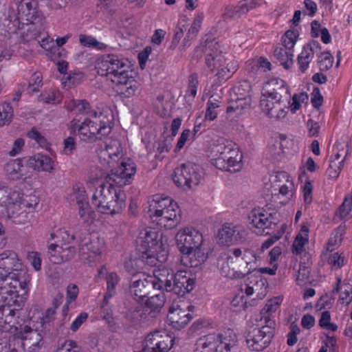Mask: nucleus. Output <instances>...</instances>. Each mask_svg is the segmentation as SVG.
Returning <instances> with one entry per match:
<instances>
[{
    "instance_id": "6e6552de",
    "label": "nucleus",
    "mask_w": 352,
    "mask_h": 352,
    "mask_svg": "<svg viewBox=\"0 0 352 352\" xmlns=\"http://www.w3.org/2000/svg\"><path fill=\"white\" fill-rule=\"evenodd\" d=\"M176 202L164 195H155L149 201L148 214L153 221L168 230L176 227Z\"/></svg>"
},
{
    "instance_id": "39448f33",
    "label": "nucleus",
    "mask_w": 352,
    "mask_h": 352,
    "mask_svg": "<svg viewBox=\"0 0 352 352\" xmlns=\"http://www.w3.org/2000/svg\"><path fill=\"white\" fill-rule=\"evenodd\" d=\"M113 115L111 110L94 111L91 118H86L80 125H78V133L82 140L89 142H96L108 136L113 126Z\"/></svg>"
},
{
    "instance_id": "dca6fc26",
    "label": "nucleus",
    "mask_w": 352,
    "mask_h": 352,
    "mask_svg": "<svg viewBox=\"0 0 352 352\" xmlns=\"http://www.w3.org/2000/svg\"><path fill=\"white\" fill-rule=\"evenodd\" d=\"M245 235V230L243 226L226 223L219 230L218 240L219 243L230 246L244 241Z\"/></svg>"
},
{
    "instance_id": "e433bc0d",
    "label": "nucleus",
    "mask_w": 352,
    "mask_h": 352,
    "mask_svg": "<svg viewBox=\"0 0 352 352\" xmlns=\"http://www.w3.org/2000/svg\"><path fill=\"white\" fill-rule=\"evenodd\" d=\"M293 50H289L282 46L276 47L274 55L285 69H289L293 64Z\"/></svg>"
},
{
    "instance_id": "58836bf2",
    "label": "nucleus",
    "mask_w": 352,
    "mask_h": 352,
    "mask_svg": "<svg viewBox=\"0 0 352 352\" xmlns=\"http://www.w3.org/2000/svg\"><path fill=\"white\" fill-rule=\"evenodd\" d=\"M14 116V110L10 103L0 102V127L9 125Z\"/></svg>"
},
{
    "instance_id": "a211bd4d",
    "label": "nucleus",
    "mask_w": 352,
    "mask_h": 352,
    "mask_svg": "<svg viewBox=\"0 0 352 352\" xmlns=\"http://www.w3.org/2000/svg\"><path fill=\"white\" fill-rule=\"evenodd\" d=\"M263 92L268 97L276 98L277 101L290 103L291 94L287 83L280 78H272L265 83Z\"/></svg>"
},
{
    "instance_id": "2f4dec72",
    "label": "nucleus",
    "mask_w": 352,
    "mask_h": 352,
    "mask_svg": "<svg viewBox=\"0 0 352 352\" xmlns=\"http://www.w3.org/2000/svg\"><path fill=\"white\" fill-rule=\"evenodd\" d=\"M211 162L218 169L231 173L239 171L243 166L242 160H236V158H229V160L225 159H212Z\"/></svg>"
},
{
    "instance_id": "f3484780",
    "label": "nucleus",
    "mask_w": 352,
    "mask_h": 352,
    "mask_svg": "<svg viewBox=\"0 0 352 352\" xmlns=\"http://www.w3.org/2000/svg\"><path fill=\"white\" fill-rule=\"evenodd\" d=\"M202 178V170L199 166L192 162L181 165L179 177L177 178V186H184L188 189L197 186Z\"/></svg>"
},
{
    "instance_id": "c85d7f7f",
    "label": "nucleus",
    "mask_w": 352,
    "mask_h": 352,
    "mask_svg": "<svg viewBox=\"0 0 352 352\" xmlns=\"http://www.w3.org/2000/svg\"><path fill=\"white\" fill-rule=\"evenodd\" d=\"M15 335L24 340L29 342V344L33 346H38L40 342L43 339L41 333L36 329H32L28 325L22 327H15Z\"/></svg>"
},
{
    "instance_id": "f704fd0d",
    "label": "nucleus",
    "mask_w": 352,
    "mask_h": 352,
    "mask_svg": "<svg viewBox=\"0 0 352 352\" xmlns=\"http://www.w3.org/2000/svg\"><path fill=\"white\" fill-rule=\"evenodd\" d=\"M245 292L248 296H252L254 292H257V297L262 299L267 293V287L265 281L261 278L251 280L250 283L245 285Z\"/></svg>"
},
{
    "instance_id": "a19ab883",
    "label": "nucleus",
    "mask_w": 352,
    "mask_h": 352,
    "mask_svg": "<svg viewBox=\"0 0 352 352\" xmlns=\"http://www.w3.org/2000/svg\"><path fill=\"white\" fill-rule=\"evenodd\" d=\"M220 101L211 96L207 102V108L205 113L204 121H213L218 115L217 109L219 107Z\"/></svg>"
},
{
    "instance_id": "5fc2aeb1",
    "label": "nucleus",
    "mask_w": 352,
    "mask_h": 352,
    "mask_svg": "<svg viewBox=\"0 0 352 352\" xmlns=\"http://www.w3.org/2000/svg\"><path fill=\"white\" fill-rule=\"evenodd\" d=\"M43 85V78L40 73L35 72L31 76L29 80L28 91L29 94L38 92Z\"/></svg>"
},
{
    "instance_id": "c03bdc74",
    "label": "nucleus",
    "mask_w": 352,
    "mask_h": 352,
    "mask_svg": "<svg viewBox=\"0 0 352 352\" xmlns=\"http://www.w3.org/2000/svg\"><path fill=\"white\" fill-rule=\"evenodd\" d=\"M78 214L82 221L88 225L94 222L96 217L95 212L89 203L78 206Z\"/></svg>"
},
{
    "instance_id": "7c9ffc66",
    "label": "nucleus",
    "mask_w": 352,
    "mask_h": 352,
    "mask_svg": "<svg viewBox=\"0 0 352 352\" xmlns=\"http://www.w3.org/2000/svg\"><path fill=\"white\" fill-rule=\"evenodd\" d=\"M255 7L256 2L254 0H242L234 8L232 7L226 8L223 16L225 19L238 17Z\"/></svg>"
},
{
    "instance_id": "c9c22d12",
    "label": "nucleus",
    "mask_w": 352,
    "mask_h": 352,
    "mask_svg": "<svg viewBox=\"0 0 352 352\" xmlns=\"http://www.w3.org/2000/svg\"><path fill=\"white\" fill-rule=\"evenodd\" d=\"M350 154V148L347 142L337 141L333 146L331 158L343 164Z\"/></svg>"
},
{
    "instance_id": "79ce46f5",
    "label": "nucleus",
    "mask_w": 352,
    "mask_h": 352,
    "mask_svg": "<svg viewBox=\"0 0 352 352\" xmlns=\"http://www.w3.org/2000/svg\"><path fill=\"white\" fill-rule=\"evenodd\" d=\"M250 91L251 86L250 82L246 80L242 81L234 87L233 94H231L230 98H239V99L251 98L250 95Z\"/></svg>"
},
{
    "instance_id": "72a5a7b5",
    "label": "nucleus",
    "mask_w": 352,
    "mask_h": 352,
    "mask_svg": "<svg viewBox=\"0 0 352 352\" xmlns=\"http://www.w3.org/2000/svg\"><path fill=\"white\" fill-rule=\"evenodd\" d=\"M309 231L307 226L303 225L296 235L293 245L292 252L296 254H300L305 250V245L309 241Z\"/></svg>"
},
{
    "instance_id": "bb28decb",
    "label": "nucleus",
    "mask_w": 352,
    "mask_h": 352,
    "mask_svg": "<svg viewBox=\"0 0 352 352\" xmlns=\"http://www.w3.org/2000/svg\"><path fill=\"white\" fill-rule=\"evenodd\" d=\"M4 171L10 179L18 181L26 179V171L22 159L10 160L5 164Z\"/></svg>"
},
{
    "instance_id": "8fccbe9b",
    "label": "nucleus",
    "mask_w": 352,
    "mask_h": 352,
    "mask_svg": "<svg viewBox=\"0 0 352 352\" xmlns=\"http://www.w3.org/2000/svg\"><path fill=\"white\" fill-rule=\"evenodd\" d=\"M79 42L84 47H93L98 50H103L107 47L105 44L98 41L91 36L86 34H80Z\"/></svg>"
},
{
    "instance_id": "a18cd8bd",
    "label": "nucleus",
    "mask_w": 352,
    "mask_h": 352,
    "mask_svg": "<svg viewBox=\"0 0 352 352\" xmlns=\"http://www.w3.org/2000/svg\"><path fill=\"white\" fill-rule=\"evenodd\" d=\"M218 338H220L224 342V348L228 347V349L231 350V349L236 345L237 342V338L236 334L234 331L228 329L219 334H216Z\"/></svg>"
},
{
    "instance_id": "9b49d317",
    "label": "nucleus",
    "mask_w": 352,
    "mask_h": 352,
    "mask_svg": "<svg viewBox=\"0 0 352 352\" xmlns=\"http://www.w3.org/2000/svg\"><path fill=\"white\" fill-rule=\"evenodd\" d=\"M30 282L29 279L22 282L17 278L0 277V303L22 307Z\"/></svg>"
},
{
    "instance_id": "09e8293b",
    "label": "nucleus",
    "mask_w": 352,
    "mask_h": 352,
    "mask_svg": "<svg viewBox=\"0 0 352 352\" xmlns=\"http://www.w3.org/2000/svg\"><path fill=\"white\" fill-rule=\"evenodd\" d=\"M344 164L330 157L329 165L327 169V175L329 179L336 180L339 177Z\"/></svg>"
},
{
    "instance_id": "052dcab7",
    "label": "nucleus",
    "mask_w": 352,
    "mask_h": 352,
    "mask_svg": "<svg viewBox=\"0 0 352 352\" xmlns=\"http://www.w3.org/2000/svg\"><path fill=\"white\" fill-rule=\"evenodd\" d=\"M117 144V142H114L113 144L106 145L105 148L100 151V156L103 157L104 160L106 157H108L111 160H113L114 157H118L121 155V153Z\"/></svg>"
},
{
    "instance_id": "338daca9",
    "label": "nucleus",
    "mask_w": 352,
    "mask_h": 352,
    "mask_svg": "<svg viewBox=\"0 0 352 352\" xmlns=\"http://www.w3.org/2000/svg\"><path fill=\"white\" fill-rule=\"evenodd\" d=\"M339 300L345 305H349L352 301V285H344V289L340 293Z\"/></svg>"
},
{
    "instance_id": "0eeeda50",
    "label": "nucleus",
    "mask_w": 352,
    "mask_h": 352,
    "mask_svg": "<svg viewBox=\"0 0 352 352\" xmlns=\"http://www.w3.org/2000/svg\"><path fill=\"white\" fill-rule=\"evenodd\" d=\"M137 243L138 258L144 264L154 267L158 262L165 260L166 253L157 231L150 230L141 232Z\"/></svg>"
},
{
    "instance_id": "4be33fe9",
    "label": "nucleus",
    "mask_w": 352,
    "mask_h": 352,
    "mask_svg": "<svg viewBox=\"0 0 352 352\" xmlns=\"http://www.w3.org/2000/svg\"><path fill=\"white\" fill-rule=\"evenodd\" d=\"M276 177L285 178V182L279 185L278 193L275 197L280 199L279 203L282 205L288 204L294 197L296 193V188L293 180L285 172L278 173Z\"/></svg>"
},
{
    "instance_id": "0e129e2a",
    "label": "nucleus",
    "mask_w": 352,
    "mask_h": 352,
    "mask_svg": "<svg viewBox=\"0 0 352 352\" xmlns=\"http://www.w3.org/2000/svg\"><path fill=\"white\" fill-rule=\"evenodd\" d=\"M27 259L36 271H40L41 269V254L36 251L28 252Z\"/></svg>"
},
{
    "instance_id": "603ef678",
    "label": "nucleus",
    "mask_w": 352,
    "mask_h": 352,
    "mask_svg": "<svg viewBox=\"0 0 352 352\" xmlns=\"http://www.w3.org/2000/svg\"><path fill=\"white\" fill-rule=\"evenodd\" d=\"M318 324L322 329L325 330H330L331 331H336L338 330V325L331 322V314L329 311L322 312Z\"/></svg>"
},
{
    "instance_id": "aec40b11",
    "label": "nucleus",
    "mask_w": 352,
    "mask_h": 352,
    "mask_svg": "<svg viewBox=\"0 0 352 352\" xmlns=\"http://www.w3.org/2000/svg\"><path fill=\"white\" fill-rule=\"evenodd\" d=\"M146 278V275L142 272L134 274L131 278L130 293L138 302L146 297L151 290V283Z\"/></svg>"
},
{
    "instance_id": "6ab92c4d",
    "label": "nucleus",
    "mask_w": 352,
    "mask_h": 352,
    "mask_svg": "<svg viewBox=\"0 0 352 352\" xmlns=\"http://www.w3.org/2000/svg\"><path fill=\"white\" fill-rule=\"evenodd\" d=\"M198 87V77L195 74H191L188 79V88L184 96L183 107H179L181 111V118H177V129L182 122V120L185 118H189L192 113V105L194 98L197 94Z\"/></svg>"
},
{
    "instance_id": "4c0bfd02",
    "label": "nucleus",
    "mask_w": 352,
    "mask_h": 352,
    "mask_svg": "<svg viewBox=\"0 0 352 352\" xmlns=\"http://www.w3.org/2000/svg\"><path fill=\"white\" fill-rule=\"evenodd\" d=\"M232 143L224 138H219L217 141V144H214L212 148V158H224L228 151H230Z\"/></svg>"
},
{
    "instance_id": "6e6d98bb",
    "label": "nucleus",
    "mask_w": 352,
    "mask_h": 352,
    "mask_svg": "<svg viewBox=\"0 0 352 352\" xmlns=\"http://www.w3.org/2000/svg\"><path fill=\"white\" fill-rule=\"evenodd\" d=\"M71 197L73 201H76L78 206L89 203L86 191L83 187H74Z\"/></svg>"
},
{
    "instance_id": "f8f14e48",
    "label": "nucleus",
    "mask_w": 352,
    "mask_h": 352,
    "mask_svg": "<svg viewBox=\"0 0 352 352\" xmlns=\"http://www.w3.org/2000/svg\"><path fill=\"white\" fill-rule=\"evenodd\" d=\"M0 277L17 278L22 282L30 280L27 267L18 254L11 250L0 254Z\"/></svg>"
},
{
    "instance_id": "de8ad7c7",
    "label": "nucleus",
    "mask_w": 352,
    "mask_h": 352,
    "mask_svg": "<svg viewBox=\"0 0 352 352\" xmlns=\"http://www.w3.org/2000/svg\"><path fill=\"white\" fill-rule=\"evenodd\" d=\"M107 292L104 295V301L111 298L116 293V286L118 283V276L115 272L108 273L106 276Z\"/></svg>"
},
{
    "instance_id": "e2e57ef3",
    "label": "nucleus",
    "mask_w": 352,
    "mask_h": 352,
    "mask_svg": "<svg viewBox=\"0 0 352 352\" xmlns=\"http://www.w3.org/2000/svg\"><path fill=\"white\" fill-rule=\"evenodd\" d=\"M28 26L26 32H23L21 37L25 42L37 40L41 36V32L36 30L34 23L27 24Z\"/></svg>"
},
{
    "instance_id": "7ed1b4c3",
    "label": "nucleus",
    "mask_w": 352,
    "mask_h": 352,
    "mask_svg": "<svg viewBox=\"0 0 352 352\" xmlns=\"http://www.w3.org/2000/svg\"><path fill=\"white\" fill-rule=\"evenodd\" d=\"M202 234L192 226H186L177 231V248L182 257L181 263L190 267H196L208 258L203 248Z\"/></svg>"
},
{
    "instance_id": "4d7b16f0",
    "label": "nucleus",
    "mask_w": 352,
    "mask_h": 352,
    "mask_svg": "<svg viewBox=\"0 0 352 352\" xmlns=\"http://www.w3.org/2000/svg\"><path fill=\"white\" fill-rule=\"evenodd\" d=\"M298 34L295 31L288 30L282 37V47L289 50H293V47L297 41Z\"/></svg>"
},
{
    "instance_id": "bf43d9fd",
    "label": "nucleus",
    "mask_w": 352,
    "mask_h": 352,
    "mask_svg": "<svg viewBox=\"0 0 352 352\" xmlns=\"http://www.w3.org/2000/svg\"><path fill=\"white\" fill-rule=\"evenodd\" d=\"M277 102L276 98L274 99L272 97H268L265 96V93H262L260 100V107L262 111L265 115L274 108V105H276Z\"/></svg>"
},
{
    "instance_id": "c756f323",
    "label": "nucleus",
    "mask_w": 352,
    "mask_h": 352,
    "mask_svg": "<svg viewBox=\"0 0 352 352\" xmlns=\"http://www.w3.org/2000/svg\"><path fill=\"white\" fill-rule=\"evenodd\" d=\"M186 274L187 272L184 270H177V297L184 296L194 289L195 279L188 277Z\"/></svg>"
},
{
    "instance_id": "3c124183",
    "label": "nucleus",
    "mask_w": 352,
    "mask_h": 352,
    "mask_svg": "<svg viewBox=\"0 0 352 352\" xmlns=\"http://www.w3.org/2000/svg\"><path fill=\"white\" fill-rule=\"evenodd\" d=\"M292 102L289 103V107L292 113H295L296 111L299 110L301 107V104L307 103L309 99L307 94L301 92L299 94H295L292 98Z\"/></svg>"
},
{
    "instance_id": "774afa93",
    "label": "nucleus",
    "mask_w": 352,
    "mask_h": 352,
    "mask_svg": "<svg viewBox=\"0 0 352 352\" xmlns=\"http://www.w3.org/2000/svg\"><path fill=\"white\" fill-rule=\"evenodd\" d=\"M328 263L333 268L339 269L344 265V257L335 252L329 257Z\"/></svg>"
},
{
    "instance_id": "13d9d810",
    "label": "nucleus",
    "mask_w": 352,
    "mask_h": 352,
    "mask_svg": "<svg viewBox=\"0 0 352 352\" xmlns=\"http://www.w3.org/2000/svg\"><path fill=\"white\" fill-rule=\"evenodd\" d=\"M333 63V57L329 52H320V54L318 56V64L321 71H327L329 69L332 67Z\"/></svg>"
},
{
    "instance_id": "5701e85b",
    "label": "nucleus",
    "mask_w": 352,
    "mask_h": 352,
    "mask_svg": "<svg viewBox=\"0 0 352 352\" xmlns=\"http://www.w3.org/2000/svg\"><path fill=\"white\" fill-rule=\"evenodd\" d=\"M320 44L317 41H312L305 45L301 53L298 56V65L299 70L305 73L309 68V63L318 50H320Z\"/></svg>"
},
{
    "instance_id": "20e7f679",
    "label": "nucleus",
    "mask_w": 352,
    "mask_h": 352,
    "mask_svg": "<svg viewBox=\"0 0 352 352\" xmlns=\"http://www.w3.org/2000/svg\"><path fill=\"white\" fill-rule=\"evenodd\" d=\"M257 258L254 251L250 249H231L221 266V274L230 279L243 278L256 270Z\"/></svg>"
},
{
    "instance_id": "1a4fd4ad",
    "label": "nucleus",
    "mask_w": 352,
    "mask_h": 352,
    "mask_svg": "<svg viewBox=\"0 0 352 352\" xmlns=\"http://www.w3.org/2000/svg\"><path fill=\"white\" fill-rule=\"evenodd\" d=\"M20 194L7 188H0V217L12 219L16 224L30 222L32 214L23 209L20 203Z\"/></svg>"
},
{
    "instance_id": "ddd939ff",
    "label": "nucleus",
    "mask_w": 352,
    "mask_h": 352,
    "mask_svg": "<svg viewBox=\"0 0 352 352\" xmlns=\"http://www.w3.org/2000/svg\"><path fill=\"white\" fill-rule=\"evenodd\" d=\"M276 214L263 208L253 209L249 214L250 228L256 234H263L265 229H272L276 225Z\"/></svg>"
},
{
    "instance_id": "473e14b6",
    "label": "nucleus",
    "mask_w": 352,
    "mask_h": 352,
    "mask_svg": "<svg viewBox=\"0 0 352 352\" xmlns=\"http://www.w3.org/2000/svg\"><path fill=\"white\" fill-rule=\"evenodd\" d=\"M165 303V295L159 294L148 298L145 302V307L148 310V314L151 317H155L158 314Z\"/></svg>"
},
{
    "instance_id": "412c9836",
    "label": "nucleus",
    "mask_w": 352,
    "mask_h": 352,
    "mask_svg": "<svg viewBox=\"0 0 352 352\" xmlns=\"http://www.w3.org/2000/svg\"><path fill=\"white\" fill-rule=\"evenodd\" d=\"M197 349H201V352H230L228 347L224 348V342L216 336L208 334L201 337L197 342Z\"/></svg>"
},
{
    "instance_id": "69168bd1",
    "label": "nucleus",
    "mask_w": 352,
    "mask_h": 352,
    "mask_svg": "<svg viewBox=\"0 0 352 352\" xmlns=\"http://www.w3.org/2000/svg\"><path fill=\"white\" fill-rule=\"evenodd\" d=\"M19 201L24 210L25 208L34 210L39 203V199L36 195L26 196L24 198L20 197Z\"/></svg>"
},
{
    "instance_id": "680f3d73",
    "label": "nucleus",
    "mask_w": 352,
    "mask_h": 352,
    "mask_svg": "<svg viewBox=\"0 0 352 352\" xmlns=\"http://www.w3.org/2000/svg\"><path fill=\"white\" fill-rule=\"evenodd\" d=\"M342 233L339 230H336L333 232L328 240L327 244V250L329 252H332L337 247H338L342 241Z\"/></svg>"
},
{
    "instance_id": "37998d69",
    "label": "nucleus",
    "mask_w": 352,
    "mask_h": 352,
    "mask_svg": "<svg viewBox=\"0 0 352 352\" xmlns=\"http://www.w3.org/2000/svg\"><path fill=\"white\" fill-rule=\"evenodd\" d=\"M277 102V104L274 105V108L266 114L267 117L275 120L283 119L286 116L287 112L285 109L289 107V104L285 103V102Z\"/></svg>"
},
{
    "instance_id": "864d4df0",
    "label": "nucleus",
    "mask_w": 352,
    "mask_h": 352,
    "mask_svg": "<svg viewBox=\"0 0 352 352\" xmlns=\"http://www.w3.org/2000/svg\"><path fill=\"white\" fill-rule=\"evenodd\" d=\"M55 352H81L80 346L72 340H65L59 342Z\"/></svg>"
},
{
    "instance_id": "2eb2a0df",
    "label": "nucleus",
    "mask_w": 352,
    "mask_h": 352,
    "mask_svg": "<svg viewBox=\"0 0 352 352\" xmlns=\"http://www.w3.org/2000/svg\"><path fill=\"white\" fill-rule=\"evenodd\" d=\"M175 336L166 331H155L150 333L146 338V345L140 351L151 349V352H168L173 345Z\"/></svg>"
},
{
    "instance_id": "9d476101",
    "label": "nucleus",
    "mask_w": 352,
    "mask_h": 352,
    "mask_svg": "<svg viewBox=\"0 0 352 352\" xmlns=\"http://www.w3.org/2000/svg\"><path fill=\"white\" fill-rule=\"evenodd\" d=\"M217 42H207L204 50L206 54V64L212 72H217V76L222 80L228 79L238 69V63L236 60H231L226 63L225 56L219 50Z\"/></svg>"
},
{
    "instance_id": "b1692460",
    "label": "nucleus",
    "mask_w": 352,
    "mask_h": 352,
    "mask_svg": "<svg viewBox=\"0 0 352 352\" xmlns=\"http://www.w3.org/2000/svg\"><path fill=\"white\" fill-rule=\"evenodd\" d=\"M21 308L14 305H0V329L2 331H12L14 329L13 332L15 333V327H16L12 323L14 316Z\"/></svg>"
},
{
    "instance_id": "423d86ee",
    "label": "nucleus",
    "mask_w": 352,
    "mask_h": 352,
    "mask_svg": "<svg viewBox=\"0 0 352 352\" xmlns=\"http://www.w3.org/2000/svg\"><path fill=\"white\" fill-rule=\"evenodd\" d=\"M252 325L248 327L245 338L248 347L254 351H261L270 344L276 327L275 320L269 317H253Z\"/></svg>"
},
{
    "instance_id": "ea45409f",
    "label": "nucleus",
    "mask_w": 352,
    "mask_h": 352,
    "mask_svg": "<svg viewBox=\"0 0 352 352\" xmlns=\"http://www.w3.org/2000/svg\"><path fill=\"white\" fill-rule=\"evenodd\" d=\"M282 302V298L280 296L274 297L269 300H267L265 304L264 308L261 310L259 314L255 315L254 317H259L260 316H263V317H269L272 318L271 315L272 313H274L279 307L280 303Z\"/></svg>"
},
{
    "instance_id": "49530a36",
    "label": "nucleus",
    "mask_w": 352,
    "mask_h": 352,
    "mask_svg": "<svg viewBox=\"0 0 352 352\" xmlns=\"http://www.w3.org/2000/svg\"><path fill=\"white\" fill-rule=\"evenodd\" d=\"M338 214L341 219H349L352 217V196L350 194L346 195L338 208Z\"/></svg>"
},
{
    "instance_id": "f03ea898",
    "label": "nucleus",
    "mask_w": 352,
    "mask_h": 352,
    "mask_svg": "<svg viewBox=\"0 0 352 352\" xmlns=\"http://www.w3.org/2000/svg\"><path fill=\"white\" fill-rule=\"evenodd\" d=\"M98 74L107 77L116 85H124L122 94L125 97L133 96L139 87V83L133 77L128 59L117 54H105L98 63Z\"/></svg>"
},
{
    "instance_id": "a878e982",
    "label": "nucleus",
    "mask_w": 352,
    "mask_h": 352,
    "mask_svg": "<svg viewBox=\"0 0 352 352\" xmlns=\"http://www.w3.org/2000/svg\"><path fill=\"white\" fill-rule=\"evenodd\" d=\"M28 166L38 171L52 172L54 166V162L47 155L40 153L35 154L26 159Z\"/></svg>"
},
{
    "instance_id": "4468645a",
    "label": "nucleus",
    "mask_w": 352,
    "mask_h": 352,
    "mask_svg": "<svg viewBox=\"0 0 352 352\" xmlns=\"http://www.w3.org/2000/svg\"><path fill=\"white\" fill-rule=\"evenodd\" d=\"M103 243L97 236L85 232L80 236L79 254L80 258L89 263L94 262L100 254Z\"/></svg>"
},
{
    "instance_id": "f257e3e1",
    "label": "nucleus",
    "mask_w": 352,
    "mask_h": 352,
    "mask_svg": "<svg viewBox=\"0 0 352 352\" xmlns=\"http://www.w3.org/2000/svg\"><path fill=\"white\" fill-rule=\"evenodd\" d=\"M136 172L133 162H122L106 176L107 184H100L91 197L92 204L103 214L114 215L125 207L126 196L120 188L132 182Z\"/></svg>"
},
{
    "instance_id": "cd10ccee",
    "label": "nucleus",
    "mask_w": 352,
    "mask_h": 352,
    "mask_svg": "<svg viewBox=\"0 0 352 352\" xmlns=\"http://www.w3.org/2000/svg\"><path fill=\"white\" fill-rule=\"evenodd\" d=\"M251 106V98H230L226 113L229 117L237 118L248 111Z\"/></svg>"
},
{
    "instance_id": "393cba45",
    "label": "nucleus",
    "mask_w": 352,
    "mask_h": 352,
    "mask_svg": "<svg viewBox=\"0 0 352 352\" xmlns=\"http://www.w3.org/2000/svg\"><path fill=\"white\" fill-rule=\"evenodd\" d=\"M18 19L34 23L37 19V3L34 0H21L17 6Z\"/></svg>"
}]
</instances>
